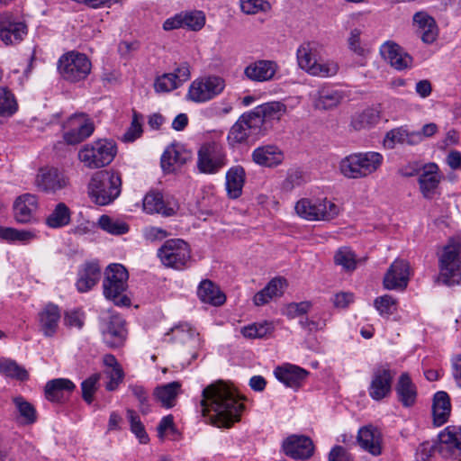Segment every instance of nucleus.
I'll use <instances>...</instances> for the list:
<instances>
[{
    "instance_id": "f257e3e1",
    "label": "nucleus",
    "mask_w": 461,
    "mask_h": 461,
    "mask_svg": "<svg viewBox=\"0 0 461 461\" xmlns=\"http://www.w3.org/2000/svg\"><path fill=\"white\" fill-rule=\"evenodd\" d=\"M200 405L202 414L208 416L212 424L226 428L240 420L244 408L230 388L221 382L212 384L203 390Z\"/></svg>"
},
{
    "instance_id": "f03ea898",
    "label": "nucleus",
    "mask_w": 461,
    "mask_h": 461,
    "mask_svg": "<svg viewBox=\"0 0 461 461\" xmlns=\"http://www.w3.org/2000/svg\"><path fill=\"white\" fill-rule=\"evenodd\" d=\"M121 187V176L113 171L104 170L92 176L88 185V193L96 204L107 205L120 195Z\"/></svg>"
},
{
    "instance_id": "7ed1b4c3",
    "label": "nucleus",
    "mask_w": 461,
    "mask_h": 461,
    "mask_svg": "<svg viewBox=\"0 0 461 461\" xmlns=\"http://www.w3.org/2000/svg\"><path fill=\"white\" fill-rule=\"evenodd\" d=\"M129 274L121 264L109 265L104 272L103 293L104 297L116 306H130L131 299L125 294Z\"/></svg>"
},
{
    "instance_id": "20e7f679",
    "label": "nucleus",
    "mask_w": 461,
    "mask_h": 461,
    "mask_svg": "<svg viewBox=\"0 0 461 461\" xmlns=\"http://www.w3.org/2000/svg\"><path fill=\"white\" fill-rule=\"evenodd\" d=\"M383 156L368 151L350 154L339 162V171L347 178H364L375 172L383 163Z\"/></svg>"
},
{
    "instance_id": "39448f33",
    "label": "nucleus",
    "mask_w": 461,
    "mask_h": 461,
    "mask_svg": "<svg viewBox=\"0 0 461 461\" xmlns=\"http://www.w3.org/2000/svg\"><path fill=\"white\" fill-rule=\"evenodd\" d=\"M461 243L451 239L446 244L438 257L439 279L451 286L461 282Z\"/></svg>"
},
{
    "instance_id": "423d86ee",
    "label": "nucleus",
    "mask_w": 461,
    "mask_h": 461,
    "mask_svg": "<svg viewBox=\"0 0 461 461\" xmlns=\"http://www.w3.org/2000/svg\"><path fill=\"white\" fill-rule=\"evenodd\" d=\"M116 152L115 143L103 139L83 146L78 152V158L88 168H99L109 165Z\"/></svg>"
},
{
    "instance_id": "0eeeda50",
    "label": "nucleus",
    "mask_w": 461,
    "mask_h": 461,
    "mask_svg": "<svg viewBox=\"0 0 461 461\" xmlns=\"http://www.w3.org/2000/svg\"><path fill=\"white\" fill-rule=\"evenodd\" d=\"M296 213L307 221H330L339 213V207L327 199H300L294 206Z\"/></svg>"
},
{
    "instance_id": "6e6552de",
    "label": "nucleus",
    "mask_w": 461,
    "mask_h": 461,
    "mask_svg": "<svg viewBox=\"0 0 461 461\" xmlns=\"http://www.w3.org/2000/svg\"><path fill=\"white\" fill-rule=\"evenodd\" d=\"M91 61L86 55L77 51L63 54L58 62L60 76L73 83L86 79L91 71Z\"/></svg>"
},
{
    "instance_id": "1a4fd4ad",
    "label": "nucleus",
    "mask_w": 461,
    "mask_h": 461,
    "mask_svg": "<svg viewBox=\"0 0 461 461\" xmlns=\"http://www.w3.org/2000/svg\"><path fill=\"white\" fill-rule=\"evenodd\" d=\"M158 257L165 267L182 269L191 260V249L184 240L171 239L158 249Z\"/></svg>"
},
{
    "instance_id": "9d476101",
    "label": "nucleus",
    "mask_w": 461,
    "mask_h": 461,
    "mask_svg": "<svg viewBox=\"0 0 461 461\" xmlns=\"http://www.w3.org/2000/svg\"><path fill=\"white\" fill-rule=\"evenodd\" d=\"M224 87L225 82L220 77H202L191 83L187 97L195 103H204L219 95Z\"/></svg>"
},
{
    "instance_id": "9b49d317",
    "label": "nucleus",
    "mask_w": 461,
    "mask_h": 461,
    "mask_svg": "<svg viewBox=\"0 0 461 461\" xmlns=\"http://www.w3.org/2000/svg\"><path fill=\"white\" fill-rule=\"evenodd\" d=\"M226 165L223 149L214 143L203 144L198 151L197 167L204 174H215Z\"/></svg>"
},
{
    "instance_id": "f8f14e48",
    "label": "nucleus",
    "mask_w": 461,
    "mask_h": 461,
    "mask_svg": "<svg viewBox=\"0 0 461 461\" xmlns=\"http://www.w3.org/2000/svg\"><path fill=\"white\" fill-rule=\"evenodd\" d=\"M263 135L262 130L249 113H243L229 131L227 140L230 145L248 141Z\"/></svg>"
},
{
    "instance_id": "ddd939ff",
    "label": "nucleus",
    "mask_w": 461,
    "mask_h": 461,
    "mask_svg": "<svg viewBox=\"0 0 461 461\" xmlns=\"http://www.w3.org/2000/svg\"><path fill=\"white\" fill-rule=\"evenodd\" d=\"M394 375L395 372L390 368L388 364L375 366L368 387L369 396L375 401H381L388 397L392 392Z\"/></svg>"
},
{
    "instance_id": "4468645a",
    "label": "nucleus",
    "mask_w": 461,
    "mask_h": 461,
    "mask_svg": "<svg viewBox=\"0 0 461 461\" xmlns=\"http://www.w3.org/2000/svg\"><path fill=\"white\" fill-rule=\"evenodd\" d=\"M101 333L104 343L110 348H121L127 339L125 321L119 315H111L101 323Z\"/></svg>"
},
{
    "instance_id": "2eb2a0df",
    "label": "nucleus",
    "mask_w": 461,
    "mask_h": 461,
    "mask_svg": "<svg viewBox=\"0 0 461 461\" xmlns=\"http://www.w3.org/2000/svg\"><path fill=\"white\" fill-rule=\"evenodd\" d=\"M66 128L67 131L64 132L63 138L69 145L82 142L95 131L94 122L85 113L71 116L67 122Z\"/></svg>"
},
{
    "instance_id": "dca6fc26",
    "label": "nucleus",
    "mask_w": 461,
    "mask_h": 461,
    "mask_svg": "<svg viewBox=\"0 0 461 461\" xmlns=\"http://www.w3.org/2000/svg\"><path fill=\"white\" fill-rule=\"evenodd\" d=\"M287 108L284 103L269 102L255 107L250 113L262 130L263 135L272 127L274 122H279L286 113Z\"/></svg>"
},
{
    "instance_id": "f3484780",
    "label": "nucleus",
    "mask_w": 461,
    "mask_h": 461,
    "mask_svg": "<svg viewBox=\"0 0 461 461\" xmlns=\"http://www.w3.org/2000/svg\"><path fill=\"white\" fill-rule=\"evenodd\" d=\"M410 278V266L404 259H395L384 276V286L388 290H403Z\"/></svg>"
},
{
    "instance_id": "a211bd4d",
    "label": "nucleus",
    "mask_w": 461,
    "mask_h": 461,
    "mask_svg": "<svg viewBox=\"0 0 461 461\" xmlns=\"http://www.w3.org/2000/svg\"><path fill=\"white\" fill-rule=\"evenodd\" d=\"M285 454L294 459H309L314 451L312 440L304 435H291L283 443Z\"/></svg>"
},
{
    "instance_id": "6ab92c4d",
    "label": "nucleus",
    "mask_w": 461,
    "mask_h": 461,
    "mask_svg": "<svg viewBox=\"0 0 461 461\" xmlns=\"http://www.w3.org/2000/svg\"><path fill=\"white\" fill-rule=\"evenodd\" d=\"M178 208L176 201L164 200L158 192H149L143 198V210L149 214L159 213L169 217L175 215Z\"/></svg>"
},
{
    "instance_id": "aec40b11",
    "label": "nucleus",
    "mask_w": 461,
    "mask_h": 461,
    "mask_svg": "<svg viewBox=\"0 0 461 461\" xmlns=\"http://www.w3.org/2000/svg\"><path fill=\"white\" fill-rule=\"evenodd\" d=\"M442 176L436 163L425 164L419 176L418 183L420 190L426 199H432L438 188Z\"/></svg>"
},
{
    "instance_id": "412c9836",
    "label": "nucleus",
    "mask_w": 461,
    "mask_h": 461,
    "mask_svg": "<svg viewBox=\"0 0 461 461\" xmlns=\"http://www.w3.org/2000/svg\"><path fill=\"white\" fill-rule=\"evenodd\" d=\"M39 207L38 198L32 194H23L18 196L13 206L14 217L19 223H31Z\"/></svg>"
},
{
    "instance_id": "4be33fe9",
    "label": "nucleus",
    "mask_w": 461,
    "mask_h": 461,
    "mask_svg": "<svg viewBox=\"0 0 461 461\" xmlns=\"http://www.w3.org/2000/svg\"><path fill=\"white\" fill-rule=\"evenodd\" d=\"M380 53L397 70H403L412 66V57L393 41L384 42L380 48Z\"/></svg>"
},
{
    "instance_id": "5701e85b",
    "label": "nucleus",
    "mask_w": 461,
    "mask_h": 461,
    "mask_svg": "<svg viewBox=\"0 0 461 461\" xmlns=\"http://www.w3.org/2000/svg\"><path fill=\"white\" fill-rule=\"evenodd\" d=\"M68 184L67 178L57 168H41L36 176L35 185L42 192L56 193Z\"/></svg>"
},
{
    "instance_id": "b1692460",
    "label": "nucleus",
    "mask_w": 461,
    "mask_h": 461,
    "mask_svg": "<svg viewBox=\"0 0 461 461\" xmlns=\"http://www.w3.org/2000/svg\"><path fill=\"white\" fill-rule=\"evenodd\" d=\"M278 68L274 60L258 59L245 68L244 75L251 81L266 82L274 78Z\"/></svg>"
},
{
    "instance_id": "393cba45",
    "label": "nucleus",
    "mask_w": 461,
    "mask_h": 461,
    "mask_svg": "<svg viewBox=\"0 0 461 461\" xmlns=\"http://www.w3.org/2000/svg\"><path fill=\"white\" fill-rule=\"evenodd\" d=\"M27 33L23 23L12 22L7 15L0 14V40L6 45L20 42Z\"/></svg>"
},
{
    "instance_id": "a878e982",
    "label": "nucleus",
    "mask_w": 461,
    "mask_h": 461,
    "mask_svg": "<svg viewBox=\"0 0 461 461\" xmlns=\"http://www.w3.org/2000/svg\"><path fill=\"white\" fill-rule=\"evenodd\" d=\"M359 446L373 456H379L382 453V434L373 425H367L359 429L357 437Z\"/></svg>"
},
{
    "instance_id": "bb28decb",
    "label": "nucleus",
    "mask_w": 461,
    "mask_h": 461,
    "mask_svg": "<svg viewBox=\"0 0 461 461\" xmlns=\"http://www.w3.org/2000/svg\"><path fill=\"white\" fill-rule=\"evenodd\" d=\"M438 451L447 456L461 452V428L447 426L438 434Z\"/></svg>"
},
{
    "instance_id": "cd10ccee",
    "label": "nucleus",
    "mask_w": 461,
    "mask_h": 461,
    "mask_svg": "<svg viewBox=\"0 0 461 461\" xmlns=\"http://www.w3.org/2000/svg\"><path fill=\"white\" fill-rule=\"evenodd\" d=\"M274 375L285 386L296 390L302 386L308 375V372L297 366L285 365L277 366L274 371Z\"/></svg>"
},
{
    "instance_id": "c85d7f7f",
    "label": "nucleus",
    "mask_w": 461,
    "mask_h": 461,
    "mask_svg": "<svg viewBox=\"0 0 461 461\" xmlns=\"http://www.w3.org/2000/svg\"><path fill=\"white\" fill-rule=\"evenodd\" d=\"M190 158V152L178 145H172L162 154L161 167L165 172L171 173L183 166Z\"/></svg>"
},
{
    "instance_id": "c756f323",
    "label": "nucleus",
    "mask_w": 461,
    "mask_h": 461,
    "mask_svg": "<svg viewBox=\"0 0 461 461\" xmlns=\"http://www.w3.org/2000/svg\"><path fill=\"white\" fill-rule=\"evenodd\" d=\"M75 388V384L68 378L52 379L45 384V398L52 402H61L64 401L66 393H71Z\"/></svg>"
},
{
    "instance_id": "7c9ffc66",
    "label": "nucleus",
    "mask_w": 461,
    "mask_h": 461,
    "mask_svg": "<svg viewBox=\"0 0 461 461\" xmlns=\"http://www.w3.org/2000/svg\"><path fill=\"white\" fill-rule=\"evenodd\" d=\"M59 319V308L54 303H48L39 312L40 329L44 336L52 337L57 332Z\"/></svg>"
},
{
    "instance_id": "2f4dec72",
    "label": "nucleus",
    "mask_w": 461,
    "mask_h": 461,
    "mask_svg": "<svg viewBox=\"0 0 461 461\" xmlns=\"http://www.w3.org/2000/svg\"><path fill=\"white\" fill-rule=\"evenodd\" d=\"M101 277V269L97 263L88 262L82 266L78 271L77 289L80 293L91 290Z\"/></svg>"
},
{
    "instance_id": "473e14b6",
    "label": "nucleus",
    "mask_w": 461,
    "mask_h": 461,
    "mask_svg": "<svg viewBox=\"0 0 461 461\" xmlns=\"http://www.w3.org/2000/svg\"><path fill=\"white\" fill-rule=\"evenodd\" d=\"M286 285V280L284 277L279 276L271 279L262 290L254 295V303L257 306H261L274 298L282 296Z\"/></svg>"
},
{
    "instance_id": "72a5a7b5",
    "label": "nucleus",
    "mask_w": 461,
    "mask_h": 461,
    "mask_svg": "<svg viewBox=\"0 0 461 461\" xmlns=\"http://www.w3.org/2000/svg\"><path fill=\"white\" fill-rule=\"evenodd\" d=\"M253 161L265 167H276L282 163L284 154L275 145H265L257 148L252 153Z\"/></svg>"
},
{
    "instance_id": "f704fd0d",
    "label": "nucleus",
    "mask_w": 461,
    "mask_h": 461,
    "mask_svg": "<svg viewBox=\"0 0 461 461\" xmlns=\"http://www.w3.org/2000/svg\"><path fill=\"white\" fill-rule=\"evenodd\" d=\"M413 22L418 26V32L425 43H432L438 36V27L435 20L424 12H417L413 15Z\"/></svg>"
},
{
    "instance_id": "c9c22d12",
    "label": "nucleus",
    "mask_w": 461,
    "mask_h": 461,
    "mask_svg": "<svg viewBox=\"0 0 461 461\" xmlns=\"http://www.w3.org/2000/svg\"><path fill=\"white\" fill-rule=\"evenodd\" d=\"M398 401L404 407L412 406L417 399V389L407 373H402L395 386Z\"/></svg>"
},
{
    "instance_id": "e433bc0d",
    "label": "nucleus",
    "mask_w": 461,
    "mask_h": 461,
    "mask_svg": "<svg viewBox=\"0 0 461 461\" xmlns=\"http://www.w3.org/2000/svg\"><path fill=\"white\" fill-rule=\"evenodd\" d=\"M451 412L450 398L446 392L435 393L432 404L433 422L436 426L446 423Z\"/></svg>"
},
{
    "instance_id": "4c0bfd02",
    "label": "nucleus",
    "mask_w": 461,
    "mask_h": 461,
    "mask_svg": "<svg viewBox=\"0 0 461 461\" xmlns=\"http://www.w3.org/2000/svg\"><path fill=\"white\" fill-rule=\"evenodd\" d=\"M182 384L174 381L160 386L154 390V396L161 405L167 409L172 408L176 403V398L181 393Z\"/></svg>"
},
{
    "instance_id": "58836bf2",
    "label": "nucleus",
    "mask_w": 461,
    "mask_h": 461,
    "mask_svg": "<svg viewBox=\"0 0 461 461\" xmlns=\"http://www.w3.org/2000/svg\"><path fill=\"white\" fill-rule=\"evenodd\" d=\"M197 294L203 303L213 306H220L226 301L225 294L210 280H203L200 283Z\"/></svg>"
},
{
    "instance_id": "ea45409f",
    "label": "nucleus",
    "mask_w": 461,
    "mask_h": 461,
    "mask_svg": "<svg viewBox=\"0 0 461 461\" xmlns=\"http://www.w3.org/2000/svg\"><path fill=\"white\" fill-rule=\"evenodd\" d=\"M245 183V170L241 166L230 167L226 173V190L231 199L241 195Z\"/></svg>"
},
{
    "instance_id": "a19ab883",
    "label": "nucleus",
    "mask_w": 461,
    "mask_h": 461,
    "mask_svg": "<svg viewBox=\"0 0 461 461\" xmlns=\"http://www.w3.org/2000/svg\"><path fill=\"white\" fill-rule=\"evenodd\" d=\"M343 92L332 87H322L318 93L314 101L317 109L329 110L338 106L344 99Z\"/></svg>"
},
{
    "instance_id": "79ce46f5",
    "label": "nucleus",
    "mask_w": 461,
    "mask_h": 461,
    "mask_svg": "<svg viewBox=\"0 0 461 461\" xmlns=\"http://www.w3.org/2000/svg\"><path fill=\"white\" fill-rule=\"evenodd\" d=\"M298 65L301 68L311 73L317 62L318 44L315 42H304L296 52Z\"/></svg>"
},
{
    "instance_id": "37998d69",
    "label": "nucleus",
    "mask_w": 461,
    "mask_h": 461,
    "mask_svg": "<svg viewBox=\"0 0 461 461\" xmlns=\"http://www.w3.org/2000/svg\"><path fill=\"white\" fill-rule=\"evenodd\" d=\"M380 114L376 109L366 108L351 118L350 125L355 131L367 129L379 122Z\"/></svg>"
},
{
    "instance_id": "c03bdc74",
    "label": "nucleus",
    "mask_w": 461,
    "mask_h": 461,
    "mask_svg": "<svg viewBox=\"0 0 461 461\" xmlns=\"http://www.w3.org/2000/svg\"><path fill=\"white\" fill-rule=\"evenodd\" d=\"M71 212L64 203H59L46 218V224L52 229L62 228L70 222Z\"/></svg>"
},
{
    "instance_id": "a18cd8bd",
    "label": "nucleus",
    "mask_w": 461,
    "mask_h": 461,
    "mask_svg": "<svg viewBox=\"0 0 461 461\" xmlns=\"http://www.w3.org/2000/svg\"><path fill=\"white\" fill-rule=\"evenodd\" d=\"M36 238L32 230H17L9 227H0V239L9 242H21L27 244Z\"/></svg>"
},
{
    "instance_id": "49530a36",
    "label": "nucleus",
    "mask_w": 461,
    "mask_h": 461,
    "mask_svg": "<svg viewBox=\"0 0 461 461\" xmlns=\"http://www.w3.org/2000/svg\"><path fill=\"white\" fill-rule=\"evenodd\" d=\"M0 373L20 381H25L29 377L26 369L10 358H0Z\"/></svg>"
},
{
    "instance_id": "de8ad7c7",
    "label": "nucleus",
    "mask_w": 461,
    "mask_h": 461,
    "mask_svg": "<svg viewBox=\"0 0 461 461\" xmlns=\"http://www.w3.org/2000/svg\"><path fill=\"white\" fill-rule=\"evenodd\" d=\"M166 335H171L172 337L170 339L179 341L181 343H186L190 340H198V333L187 323L175 326L170 330V332Z\"/></svg>"
},
{
    "instance_id": "09e8293b",
    "label": "nucleus",
    "mask_w": 461,
    "mask_h": 461,
    "mask_svg": "<svg viewBox=\"0 0 461 461\" xmlns=\"http://www.w3.org/2000/svg\"><path fill=\"white\" fill-rule=\"evenodd\" d=\"M98 225L102 230L113 235H122L129 230V227L125 222L113 220L105 214L100 216Z\"/></svg>"
},
{
    "instance_id": "8fccbe9b",
    "label": "nucleus",
    "mask_w": 461,
    "mask_h": 461,
    "mask_svg": "<svg viewBox=\"0 0 461 461\" xmlns=\"http://www.w3.org/2000/svg\"><path fill=\"white\" fill-rule=\"evenodd\" d=\"M17 111L14 94L6 87H0V116H10Z\"/></svg>"
},
{
    "instance_id": "3c124183",
    "label": "nucleus",
    "mask_w": 461,
    "mask_h": 461,
    "mask_svg": "<svg viewBox=\"0 0 461 461\" xmlns=\"http://www.w3.org/2000/svg\"><path fill=\"white\" fill-rule=\"evenodd\" d=\"M13 402L25 424H32L36 421V411L29 402L22 396L14 397Z\"/></svg>"
},
{
    "instance_id": "603ef678",
    "label": "nucleus",
    "mask_w": 461,
    "mask_h": 461,
    "mask_svg": "<svg viewBox=\"0 0 461 461\" xmlns=\"http://www.w3.org/2000/svg\"><path fill=\"white\" fill-rule=\"evenodd\" d=\"M274 330L271 322L264 321L253 323L244 327L241 333L244 337L249 339H261L270 334Z\"/></svg>"
},
{
    "instance_id": "864d4df0",
    "label": "nucleus",
    "mask_w": 461,
    "mask_h": 461,
    "mask_svg": "<svg viewBox=\"0 0 461 461\" xmlns=\"http://www.w3.org/2000/svg\"><path fill=\"white\" fill-rule=\"evenodd\" d=\"M183 28L194 32L200 31L205 24V15L202 11L182 13Z\"/></svg>"
},
{
    "instance_id": "5fc2aeb1",
    "label": "nucleus",
    "mask_w": 461,
    "mask_h": 461,
    "mask_svg": "<svg viewBox=\"0 0 461 461\" xmlns=\"http://www.w3.org/2000/svg\"><path fill=\"white\" fill-rule=\"evenodd\" d=\"M334 262L346 270H353L356 268V256L353 251L347 247L338 249L334 256Z\"/></svg>"
},
{
    "instance_id": "6e6d98bb",
    "label": "nucleus",
    "mask_w": 461,
    "mask_h": 461,
    "mask_svg": "<svg viewBox=\"0 0 461 461\" xmlns=\"http://www.w3.org/2000/svg\"><path fill=\"white\" fill-rule=\"evenodd\" d=\"M100 378L101 374L96 373L90 375L81 384L82 398L88 404H91L94 401V394L97 390V384Z\"/></svg>"
},
{
    "instance_id": "4d7b16f0",
    "label": "nucleus",
    "mask_w": 461,
    "mask_h": 461,
    "mask_svg": "<svg viewBox=\"0 0 461 461\" xmlns=\"http://www.w3.org/2000/svg\"><path fill=\"white\" fill-rule=\"evenodd\" d=\"M240 9L246 14L267 13L271 9V5L267 0H240Z\"/></svg>"
},
{
    "instance_id": "13d9d810",
    "label": "nucleus",
    "mask_w": 461,
    "mask_h": 461,
    "mask_svg": "<svg viewBox=\"0 0 461 461\" xmlns=\"http://www.w3.org/2000/svg\"><path fill=\"white\" fill-rule=\"evenodd\" d=\"M86 320L85 312L80 309L68 310L64 313V325L69 329L81 330Z\"/></svg>"
},
{
    "instance_id": "bf43d9fd",
    "label": "nucleus",
    "mask_w": 461,
    "mask_h": 461,
    "mask_svg": "<svg viewBox=\"0 0 461 461\" xmlns=\"http://www.w3.org/2000/svg\"><path fill=\"white\" fill-rule=\"evenodd\" d=\"M179 86L176 77L171 73H166L158 77L154 82V89L157 93H167Z\"/></svg>"
},
{
    "instance_id": "052dcab7",
    "label": "nucleus",
    "mask_w": 461,
    "mask_h": 461,
    "mask_svg": "<svg viewBox=\"0 0 461 461\" xmlns=\"http://www.w3.org/2000/svg\"><path fill=\"white\" fill-rule=\"evenodd\" d=\"M362 32L360 29L355 28L350 31L348 44L351 51L360 57H365L369 53V50L361 42Z\"/></svg>"
},
{
    "instance_id": "680f3d73",
    "label": "nucleus",
    "mask_w": 461,
    "mask_h": 461,
    "mask_svg": "<svg viewBox=\"0 0 461 461\" xmlns=\"http://www.w3.org/2000/svg\"><path fill=\"white\" fill-rule=\"evenodd\" d=\"M127 418L131 423V431L140 439V442L142 444L147 443L149 440V437L137 413L132 410H128Z\"/></svg>"
},
{
    "instance_id": "e2e57ef3",
    "label": "nucleus",
    "mask_w": 461,
    "mask_h": 461,
    "mask_svg": "<svg viewBox=\"0 0 461 461\" xmlns=\"http://www.w3.org/2000/svg\"><path fill=\"white\" fill-rule=\"evenodd\" d=\"M375 306L381 315H391L396 311V300L385 294L375 300Z\"/></svg>"
},
{
    "instance_id": "0e129e2a",
    "label": "nucleus",
    "mask_w": 461,
    "mask_h": 461,
    "mask_svg": "<svg viewBox=\"0 0 461 461\" xmlns=\"http://www.w3.org/2000/svg\"><path fill=\"white\" fill-rule=\"evenodd\" d=\"M407 137V130L400 127L388 131L384 137V144L389 149H393L397 143L404 144Z\"/></svg>"
},
{
    "instance_id": "69168bd1",
    "label": "nucleus",
    "mask_w": 461,
    "mask_h": 461,
    "mask_svg": "<svg viewBox=\"0 0 461 461\" xmlns=\"http://www.w3.org/2000/svg\"><path fill=\"white\" fill-rule=\"evenodd\" d=\"M339 69L338 65L333 62L319 63L318 61L312 68L311 75L317 77H332L337 74Z\"/></svg>"
},
{
    "instance_id": "338daca9",
    "label": "nucleus",
    "mask_w": 461,
    "mask_h": 461,
    "mask_svg": "<svg viewBox=\"0 0 461 461\" xmlns=\"http://www.w3.org/2000/svg\"><path fill=\"white\" fill-rule=\"evenodd\" d=\"M130 390L139 401V408L141 413L147 414L149 411V404L148 400V393L141 385H130Z\"/></svg>"
},
{
    "instance_id": "774afa93",
    "label": "nucleus",
    "mask_w": 461,
    "mask_h": 461,
    "mask_svg": "<svg viewBox=\"0 0 461 461\" xmlns=\"http://www.w3.org/2000/svg\"><path fill=\"white\" fill-rule=\"evenodd\" d=\"M104 374L109 378V382L105 385V388L108 391L116 390L124 377V373L122 367L106 369Z\"/></svg>"
}]
</instances>
